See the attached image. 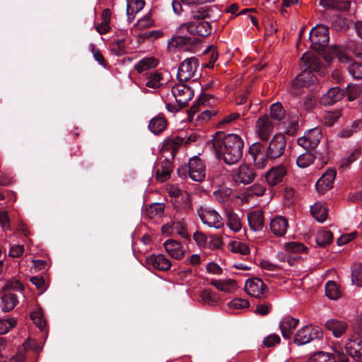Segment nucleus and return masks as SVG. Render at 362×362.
<instances>
[{
    "label": "nucleus",
    "instance_id": "41",
    "mask_svg": "<svg viewBox=\"0 0 362 362\" xmlns=\"http://www.w3.org/2000/svg\"><path fill=\"white\" fill-rule=\"evenodd\" d=\"M33 344H34V341L32 340L25 341L22 345V348H21L18 350V353L16 355L11 357V358L9 359V362H24L25 359V351L30 349Z\"/></svg>",
    "mask_w": 362,
    "mask_h": 362
},
{
    "label": "nucleus",
    "instance_id": "27",
    "mask_svg": "<svg viewBox=\"0 0 362 362\" xmlns=\"http://www.w3.org/2000/svg\"><path fill=\"white\" fill-rule=\"evenodd\" d=\"M247 221L250 228L254 231L262 230L264 227V214L261 210L247 214Z\"/></svg>",
    "mask_w": 362,
    "mask_h": 362
},
{
    "label": "nucleus",
    "instance_id": "44",
    "mask_svg": "<svg viewBox=\"0 0 362 362\" xmlns=\"http://www.w3.org/2000/svg\"><path fill=\"white\" fill-rule=\"evenodd\" d=\"M326 296L332 300H336L340 296V291L337 284L333 281H329L326 283L325 286Z\"/></svg>",
    "mask_w": 362,
    "mask_h": 362
},
{
    "label": "nucleus",
    "instance_id": "47",
    "mask_svg": "<svg viewBox=\"0 0 362 362\" xmlns=\"http://www.w3.org/2000/svg\"><path fill=\"white\" fill-rule=\"evenodd\" d=\"M17 320L13 317L0 319V334H4L8 332L11 329L16 327Z\"/></svg>",
    "mask_w": 362,
    "mask_h": 362
},
{
    "label": "nucleus",
    "instance_id": "34",
    "mask_svg": "<svg viewBox=\"0 0 362 362\" xmlns=\"http://www.w3.org/2000/svg\"><path fill=\"white\" fill-rule=\"evenodd\" d=\"M333 234L329 230H320L315 236V242L320 247H326L331 244L333 240Z\"/></svg>",
    "mask_w": 362,
    "mask_h": 362
},
{
    "label": "nucleus",
    "instance_id": "22",
    "mask_svg": "<svg viewBox=\"0 0 362 362\" xmlns=\"http://www.w3.org/2000/svg\"><path fill=\"white\" fill-rule=\"evenodd\" d=\"M146 264L160 271H167L171 267L170 261L163 255H150L146 259Z\"/></svg>",
    "mask_w": 362,
    "mask_h": 362
},
{
    "label": "nucleus",
    "instance_id": "32",
    "mask_svg": "<svg viewBox=\"0 0 362 362\" xmlns=\"http://www.w3.org/2000/svg\"><path fill=\"white\" fill-rule=\"evenodd\" d=\"M310 212L318 222L323 223L327 217L328 209L322 204L315 203L311 206Z\"/></svg>",
    "mask_w": 362,
    "mask_h": 362
},
{
    "label": "nucleus",
    "instance_id": "40",
    "mask_svg": "<svg viewBox=\"0 0 362 362\" xmlns=\"http://www.w3.org/2000/svg\"><path fill=\"white\" fill-rule=\"evenodd\" d=\"M184 132H182L177 136H173L166 140L165 146L168 148L172 149V154L175 152L177 148L182 144H185L186 135L183 136Z\"/></svg>",
    "mask_w": 362,
    "mask_h": 362
},
{
    "label": "nucleus",
    "instance_id": "63",
    "mask_svg": "<svg viewBox=\"0 0 362 362\" xmlns=\"http://www.w3.org/2000/svg\"><path fill=\"white\" fill-rule=\"evenodd\" d=\"M153 25V21L149 13L144 16L143 18L139 19L137 22V27L139 29H144L151 27Z\"/></svg>",
    "mask_w": 362,
    "mask_h": 362
},
{
    "label": "nucleus",
    "instance_id": "23",
    "mask_svg": "<svg viewBox=\"0 0 362 362\" xmlns=\"http://www.w3.org/2000/svg\"><path fill=\"white\" fill-rule=\"evenodd\" d=\"M211 8L206 4H197L190 7L189 21H204L210 18Z\"/></svg>",
    "mask_w": 362,
    "mask_h": 362
},
{
    "label": "nucleus",
    "instance_id": "50",
    "mask_svg": "<svg viewBox=\"0 0 362 362\" xmlns=\"http://www.w3.org/2000/svg\"><path fill=\"white\" fill-rule=\"evenodd\" d=\"M173 232L177 233L183 238L189 240V235L186 233L187 225L182 219V221H176L173 223Z\"/></svg>",
    "mask_w": 362,
    "mask_h": 362
},
{
    "label": "nucleus",
    "instance_id": "48",
    "mask_svg": "<svg viewBox=\"0 0 362 362\" xmlns=\"http://www.w3.org/2000/svg\"><path fill=\"white\" fill-rule=\"evenodd\" d=\"M227 217L230 228L234 232H238L241 229V223L238 215L232 211H228Z\"/></svg>",
    "mask_w": 362,
    "mask_h": 362
},
{
    "label": "nucleus",
    "instance_id": "24",
    "mask_svg": "<svg viewBox=\"0 0 362 362\" xmlns=\"http://www.w3.org/2000/svg\"><path fill=\"white\" fill-rule=\"evenodd\" d=\"M173 169V163L170 160L165 158L158 165L156 170V180L163 182L170 176Z\"/></svg>",
    "mask_w": 362,
    "mask_h": 362
},
{
    "label": "nucleus",
    "instance_id": "49",
    "mask_svg": "<svg viewBox=\"0 0 362 362\" xmlns=\"http://www.w3.org/2000/svg\"><path fill=\"white\" fill-rule=\"evenodd\" d=\"M317 104V98L313 93H310V94L307 95L304 98L303 103H302V107L307 112H310L316 107Z\"/></svg>",
    "mask_w": 362,
    "mask_h": 362
},
{
    "label": "nucleus",
    "instance_id": "16",
    "mask_svg": "<svg viewBox=\"0 0 362 362\" xmlns=\"http://www.w3.org/2000/svg\"><path fill=\"white\" fill-rule=\"evenodd\" d=\"M346 95V91L339 87H333L325 93L320 99L322 105H332L341 100Z\"/></svg>",
    "mask_w": 362,
    "mask_h": 362
},
{
    "label": "nucleus",
    "instance_id": "3",
    "mask_svg": "<svg viewBox=\"0 0 362 362\" xmlns=\"http://www.w3.org/2000/svg\"><path fill=\"white\" fill-rule=\"evenodd\" d=\"M308 62V70H304L300 74H298L296 78L293 81L292 85L290 89V92L292 95H298L300 94V89L302 88H306L309 90H313L317 84V76L313 73V70L315 71V69L313 68L311 64Z\"/></svg>",
    "mask_w": 362,
    "mask_h": 362
},
{
    "label": "nucleus",
    "instance_id": "36",
    "mask_svg": "<svg viewBox=\"0 0 362 362\" xmlns=\"http://www.w3.org/2000/svg\"><path fill=\"white\" fill-rule=\"evenodd\" d=\"M211 284L214 286L218 290L230 293L235 287V281L232 279H228L226 281H220L213 279Z\"/></svg>",
    "mask_w": 362,
    "mask_h": 362
},
{
    "label": "nucleus",
    "instance_id": "6",
    "mask_svg": "<svg viewBox=\"0 0 362 362\" xmlns=\"http://www.w3.org/2000/svg\"><path fill=\"white\" fill-rule=\"evenodd\" d=\"M178 30L181 33L185 30H187L191 35L205 37L211 34V25L206 20L199 21H189L188 22L182 24Z\"/></svg>",
    "mask_w": 362,
    "mask_h": 362
},
{
    "label": "nucleus",
    "instance_id": "37",
    "mask_svg": "<svg viewBox=\"0 0 362 362\" xmlns=\"http://www.w3.org/2000/svg\"><path fill=\"white\" fill-rule=\"evenodd\" d=\"M332 350L334 353H328V354H331L334 358V362L336 361L339 362H348L349 358L343 351L342 346L339 344H333L332 346Z\"/></svg>",
    "mask_w": 362,
    "mask_h": 362
},
{
    "label": "nucleus",
    "instance_id": "20",
    "mask_svg": "<svg viewBox=\"0 0 362 362\" xmlns=\"http://www.w3.org/2000/svg\"><path fill=\"white\" fill-rule=\"evenodd\" d=\"M299 320L290 315L285 316L280 322L281 334L285 339L291 338L293 331L298 326Z\"/></svg>",
    "mask_w": 362,
    "mask_h": 362
},
{
    "label": "nucleus",
    "instance_id": "8",
    "mask_svg": "<svg viewBox=\"0 0 362 362\" xmlns=\"http://www.w3.org/2000/svg\"><path fill=\"white\" fill-rule=\"evenodd\" d=\"M321 138V130L316 127L305 132L304 136L298 139L297 144L306 151H311L318 146Z\"/></svg>",
    "mask_w": 362,
    "mask_h": 362
},
{
    "label": "nucleus",
    "instance_id": "5",
    "mask_svg": "<svg viewBox=\"0 0 362 362\" xmlns=\"http://www.w3.org/2000/svg\"><path fill=\"white\" fill-rule=\"evenodd\" d=\"M309 39L313 49L318 52L324 50L329 43V28L323 25H316L311 29Z\"/></svg>",
    "mask_w": 362,
    "mask_h": 362
},
{
    "label": "nucleus",
    "instance_id": "62",
    "mask_svg": "<svg viewBox=\"0 0 362 362\" xmlns=\"http://www.w3.org/2000/svg\"><path fill=\"white\" fill-rule=\"evenodd\" d=\"M228 305L235 309H242L247 308L250 305V303L246 299L235 298L228 303Z\"/></svg>",
    "mask_w": 362,
    "mask_h": 362
},
{
    "label": "nucleus",
    "instance_id": "35",
    "mask_svg": "<svg viewBox=\"0 0 362 362\" xmlns=\"http://www.w3.org/2000/svg\"><path fill=\"white\" fill-rule=\"evenodd\" d=\"M158 61L153 57L144 58L135 64L134 69L138 73H141L151 68L157 66Z\"/></svg>",
    "mask_w": 362,
    "mask_h": 362
},
{
    "label": "nucleus",
    "instance_id": "10",
    "mask_svg": "<svg viewBox=\"0 0 362 362\" xmlns=\"http://www.w3.org/2000/svg\"><path fill=\"white\" fill-rule=\"evenodd\" d=\"M172 93L175 98L180 109L187 107L189 101L194 97V90L183 83L173 86Z\"/></svg>",
    "mask_w": 362,
    "mask_h": 362
},
{
    "label": "nucleus",
    "instance_id": "26",
    "mask_svg": "<svg viewBox=\"0 0 362 362\" xmlns=\"http://www.w3.org/2000/svg\"><path fill=\"white\" fill-rule=\"evenodd\" d=\"M164 247L166 252L173 257L176 259H180L183 257L185 250L182 248L180 242L168 239L164 243Z\"/></svg>",
    "mask_w": 362,
    "mask_h": 362
},
{
    "label": "nucleus",
    "instance_id": "29",
    "mask_svg": "<svg viewBox=\"0 0 362 362\" xmlns=\"http://www.w3.org/2000/svg\"><path fill=\"white\" fill-rule=\"evenodd\" d=\"M288 227V221L285 217L277 216L273 218L270 223V229L277 236H283Z\"/></svg>",
    "mask_w": 362,
    "mask_h": 362
},
{
    "label": "nucleus",
    "instance_id": "51",
    "mask_svg": "<svg viewBox=\"0 0 362 362\" xmlns=\"http://www.w3.org/2000/svg\"><path fill=\"white\" fill-rule=\"evenodd\" d=\"M285 249L288 253H301L306 250L307 247L298 242H290L285 244Z\"/></svg>",
    "mask_w": 362,
    "mask_h": 362
},
{
    "label": "nucleus",
    "instance_id": "14",
    "mask_svg": "<svg viewBox=\"0 0 362 362\" xmlns=\"http://www.w3.org/2000/svg\"><path fill=\"white\" fill-rule=\"evenodd\" d=\"M188 174L190 178L196 182H201L204 178V166L199 158L193 157L189 159L188 163Z\"/></svg>",
    "mask_w": 362,
    "mask_h": 362
},
{
    "label": "nucleus",
    "instance_id": "38",
    "mask_svg": "<svg viewBox=\"0 0 362 362\" xmlns=\"http://www.w3.org/2000/svg\"><path fill=\"white\" fill-rule=\"evenodd\" d=\"M271 118L277 121H281L286 116V112L280 103H276L270 106Z\"/></svg>",
    "mask_w": 362,
    "mask_h": 362
},
{
    "label": "nucleus",
    "instance_id": "52",
    "mask_svg": "<svg viewBox=\"0 0 362 362\" xmlns=\"http://www.w3.org/2000/svg\"><path fill=\"white\" fill-rule=\"evenodd\" d=\"M361 153L360 148H356L347 158L341 160L340 167L342 168L349 167L352 163L359 158Z\"/></svg>",
    "mask_w": 362,
    "mask_h": 362
},
{
    "label": "nucleus",
    "instance_id": "57",
    "mask_svg": "<svg viewBox=\"0 0 362 362\" xmlns=\"http://www.w3.org/2000/svg\"><path fill=\"white\" fill-rule=\"evenodd\" d=\"M231 251L246 255L250 253V247L246 244L240 242H232Z\"/></svg>",
    "mask_w": 362,
    "mask_h": 362
},
{
    "label": "nucleus",
    "instance_id": "64",
    "mask_svg": "<svg viewBox=\"0 0 362 362\" xmlns=\"http://www.w3.org/2000/svg\"><path fill=\"white\" fill-rule=\"evenodd\" d=\"M30 281L36 286L37 289L40 290L41 292L46 290L45 281L42 276H33L30 279Z\"/></svg>",
    "mask_w": 362,
    "mask_h": 362
},
{
    "label": "nucleus",
    "instance_id": "9",
    "mask_svg": "<svg viewBox=\"0 0 362 362\" xmlns=\"http://www.w3.org/2000/svg\"><path fill=\"white\" fill-rule=\"evenodd\" d=\"M332 52L341 63H351L350 65L348 66L347 70L354 78H362V64L351 62V58L344 53L339 47H333Z\"/></svg>",
    "mask_w": 362,
    "mask_h": 362
},
{
    "label": "nucleus",
    "instance_id": "4",
    "mask_svg": "<svg viewBox=\"0 0 362 362\" xmlns=\"http://www.w3.org/2000/svg\"><path fill=\"white\" fill-rule=\"evenodd\" d=\"M322 337L323 331L320 327L308 325L301 327L295 333L293 343L297 346H303L315 339H321Z\"/></svg>",
    "mask_w": 362,
    "mask_h": 362
},
{
    "label": "nucleus",
    "instance_id": "58",
    "mask_svg": "<svg viewBox=\"0 0 362 362\" xmlns=\"http://www.w3.org/2000/svg\"><path fill=\"white\" fill-rule=\"evenodd\" d=\"M30 318L40 329H43L46 326V322L41 312L36 311L30 314Z\"/></svg>",
    "mask_w": 362,
    "mask_h": 362
},
{
    "label": "nucleus",
    "instance_id": "2",
    "mask_svg": "<svg viewBox=\"0 0 362 362\" xmlns=\"http://www.w3.org/2000/svg\"><path fill=\"white\" fill-rule=\"evenodd\" d=\"M286 139L283 134H276L268 143L267 148L260 142L254 143L249 148V154L257 168L265 166L267 160H274L281 157L286 150Z\"/></svg>",
    "mask_w": 362,
    "mask_h": 362
},
{
    "label": "nucleus",
    "instance_id": "55",
    "mask_svg": "<svg viewBox=\"0 0 362 362\" xmlns=\"http://www.w3.org/2000/svg\"><path fill=\"white\" fill-rule=\"evenodd\" d=\"M209 95L206 93H202L200 96L197 98L194 104L190 107L188 114L189 117H191L193 115H194L197 111L198 108L201 105L204 104L209 100Z\"/></svg>",
    "mask_w": 362,
    "mask_h": 362
},
{
    "label": "nucleus",
    "instance_id": "13",
    "mask_svg": "<svg viewBox=\"0 0 362 362\" xmlns=\"http://www.w3.org/2000/svg\"><path fill=\"white\" fill-rule=\"evenodd\" d=\"M346 356L349 355L355 361H362V337H354L349 339L344 346Z\"/></svg>",
    "mask_w": 362,
    "mask_h": 362
},
{
    "label": "nucleus",
    "instance_id": "61",
    "mask_svg": "<svg viewBox=\"0 0 362 362\" xmlns=\"http://www.w3.org/2000/svg\"><path fill=\"white\" fill-rule=\"evenodd\" d=\"M281 341V338L278 334H272L265 337L263 340V344L266 347H273L279 344Z\"/></svg>",
    "mask_w": 362,
    "mask_h": 362
},
{
    "label": "nucleus",
    "instance_id": "11",
    "mask_svg": "<svg viewBox=\"0 0 362 362\" xmlns=\"http://www.w3.org/2000/svg\"><path fill=\"white\" fill-rule=\"evenodd\" d=\"M197 214L202 223L209 227L221 228L223 226L221 216L215 210L200 207Z\"/></svg>",
    "mask_w": 362,
    "mask_h": 362
},
{
    "label": "nucleus",
    "instance_id": "54",
    "mask_svg": "<svg viewBox=\"0 0 362 362\" xmlns=\"http://www.w3.org/2000/svg\"><path fill=\"white\" fill-rule=\"evenodd\" d=\"M346 94H347L349 100L351 101L355 100L362 93V87L360 86L348 85L345 90Z\"/></svg>",
    "mask_w": 362,
    "mask_h": 362
},
{
    "label": "nucleus",
    "instance_id": "15",
    "mask_svg": "<svg viewBox=\"0 0 362 362\" xmlns=\"http://www.w3.org/2000/svg\"><path fill=\"white\" fill-rule=\"evenodd\" d=\"M245 290L250 296L261 299L264 296L267 286L260 279H247L245 284Z\"/></svg>",
    "mask_w": 362,
    "mask_h": 362
},
{
    "label": "nucleus",
    "instance_id": "43",
    "mask_svg": "<svg viewBox=\"0 0 362 362\" xmlns=\"http://www.w3.org/2000/svg\"><path fill=\"white\" fill-rule=\"evenodd\" d=\"M200 298L204 304H207L211 306L215 305L218 301V297L217 295L207 289H205L201 292Z\"/></svg>",
    "mask_w": 362,
    "mask_h": 362
},
{
    "label": "nucleus",
    "instance_id": "42",
    "mask_svg": "<svg viewBox=\"0 0 362 362\" xmlns=\"http://www.w3.org/2000/svg\"><path fill=\"white\" fill-rule=\"evenodd\" d=\"M351 281L354 284L362 287V264H355L351 267Z\"/></svg>",
    "mask_w": 362,
    "mask_h": 362
},
{
    "label": "nucleus",
    "instance_id": "30",
    "mask_svg": "<svg viewBox=\"0 0 362 362\" xmlns=\"http://www.w3.org/2000/svg\"><path fill=\"white\" fill-rule=\"evenodd\" d=\"M144 6V0H127V15L129 21L134 20V14L141 11Z\"/></svg>",
    "mask_w": 362,
    "mask_h": 362
},
{
    "label": "nucleus",
    "instance_id": "18",
    "mask_svg": "<svg viewBox=\"0 0 362 362\" xmlns=\"http://www.w3.org/2000/svg\"><path fill=\"white\" fill-rule=\"evenodd\" d=\"M336 175L337 173L334 170H329L324 173L315 184L317 191L320 194H324L326 191L330 189L332 187Z\"/></svg>",
    "mask_w": 362,
    "mask_h": 362
},
{
    "label": "nucleus",
    "instance_id": "53",
    "mask_svg": "<svg viewBox=\"0 0 362 362\" xmlns=\"http://www.w3.org/2000/svg\"><path fill=\"white\" fill-rule=\"evenodd\" d=\"M309 362H334V358L328 353L320 351L311 356Z\"/></svg>",
    "mask_w": 362,
    "mask_h": 362
},
{
    "label": "nucleus",
    "instance_id": "12",
    "mask_svg": "<svg viewBox=\"0 0 362 362\" xmlns=\"http://www.w3.org/2000/svg\"><path fill=\"white\" fill-rule=\"evenodd\" d=\"M199 39L185 35L173 36L168 43V47L178 48L179 49L189 51L192 47L199 42Z\"/></svg>",
    "mask_w": 362,
    "mask_h": 362
},
{
    "label": "nucleus",
    "instance_id": "56",
    "mask_svg": "<svg viewBox=\"0 0 362 362\" xmlns=\"http://www.w3.org/2000/svg\"><path fill=\"white\" fill-rule=\"evenodd\" d=\"M265 190L266 189L263 185L260 184H255L247 188L245 194L248 197L255 195L261 196L264 193Z\"/></svg>",
    "mask_w": 362,
    "mask_h": 362
},
{
    "label": "nucleus",
    "instance_id": "31",
    "mask_svg": "<svg viewBox=\"0 0 362 362\" xmlns=\"http://www.w3.org/2000/svg\"><path fill=\"white\" fill-rule=\"evenodd\" d=\"M167 127V121L163 117L157 116L153 118L149 124L148 129L154 134H159Z\"/></svg>",
    "mask_w": 362,
    "mask_h": 362
},
{
    "label": "nucleus",
    "instance_id": "60",
    "mask_svg": "<svg viewBox=\"0 0 362 362\" xmlns=\"http://www.w3.org/2000/svg\"><path fill=\"white\" fill-rule=\"evenodd\" d=\"M23 245H11L9 248L8 256L13 258L20 257L24 252Z\"/></svg>",
    "mask_w": 362,
    "mask_h": 362
},
{
    "label": "nucleus",
    "instance_id": "46",
    "mask_svg": "<svg viewBox=\"0 0 362 362\" xmlns=\"http://www.w3.org/2000/svg\"><path fill=\"white\" fill-rule=\"evenodd\" d=\"M162 79L163 78L160 73L156 71L150 72L146 86L151 88H158L162 85Z\"/></svg>",
    "mask_w": 362,
    "mask_h": 362
},
{
    "label": "nucleus",
    "instance_id": "25",
    "mask_svg": "<svg viewBox=\"0 0 362 362\" xmlns=\"http://www.w3.org/2000/svg\"><path fill=\"white\" fill-rule=\"evenodd\" d=\"M320 5L327 9L336 11H345L349 9L351 1L349 0H320Z\"/></svg>",
    "mask_w": 362,
    "mask_h": 362
},
{
    "label": "nucleus",
    "instance_id": "59",
    "mask_svg": "<svg viewBox=\"0 0 362 362\" xmlns=\"http://www.w3.org/2000/svg\"><path fill=\"white\" fill-rule=\"evenodd\" d=\"M14 182V177L11 173L0 170V185L8 186Z\"/></svg>",
    "mask_w": 362,
    "mask_h": 362
},
{
    "label": "nucleus",
    "instance_id": "39",
    "mask_svg": "<svg viewBox=\"0 0 362 362\" xmlns=\"http://www.w3.org/2000/svg\"><path fill=\"white\" fill-rule=\"evenodd\" d=\"M318 155L320 156V153L317 151L315 152V155L310 153H303L297 158L296 164L300 168H306L313 163L314 159L317 158Z\"/></svg>",
    "mask_w": 362,
    "mask_h": 362
},
{
    "label": "nucleus",
    "instance_id": "1",
    "mask_svg": "<svg viewBox=\"0 0 362 362\" xmlns=\"http://www.w3.org/2000/svg\"><path fill=\"white\" fill-rule=\"evenodd\" d=\"M207 145L213 148L217 157L228 165L236 163L243 156L244 141L238 134L217 132L207 141Z\"/></svg>",
    "mask_w": 362,
    "mask_h": 362
},
{
    "label": "nucleus",
    "instance_id": "33",
    "mask_svg": "<svg viewBox=\"0 0 362 362\" xmlns=\"http://www.w3.org/2000/svg\"><path fill=\"white\" fill-rule=\"evenodd\" d=\"M18 302V297L15 293L8 292L1 297L2 309L5 312L13 310Z\"/></svg>",
    "mask_w": 362,
    "mask_h": 362
},
{
    "label": "nucleus",
    "instance_id": "19",
    "mask_svg": "<svg viewBox=\"0 0 362 362\" xmlns=\"http://www.w3.org/2000/svg\"><path fill=\"white\" fill-rule=\"evenodd\" d=\"M286 172V168L282 165L274 167L266 173V180L271 186L276 185L283 181Z\"/></svg>",
    "mask_w": 362,
    "mask_h": 362
},
{
    "label": "nucleus",
    "instance_id": "28",
    "mask_svg": "<svg viewBox=\"0 0 362 362\" xmlns=\"http://www.w3.org/2000/svg\"><path fill=\"white\" fill-rule=\"evenodd\" d=\"M325 327L335 337H339L346 332L347 324L344 321L331 319L326 322Z\"/></svg>",
    "mask_w": 362,
    "mask_h": 362
},
{
    "label": "nucleus",
    "instance_id": "17",
    "mask_svg": "<svg viewBox=\"0 0 362 362\" xmlns=\"http://www.w3.org/2000/svg\"><path fill=\"white\" fill-rule=\"evenodd\" d=\"M256 176L253 168L247 165H242L234 173L233 179L235 182H240L243 185L251 183Z\"/></svg>",
    "mask_w": 362,
    "mask_h": 362
},
{
    "label": "nucleus",
    "instance_id": "45",
    "mask_svg": "<svg viewBox=\"0 0 362 362\" xmlns=\"http://www.w3.org/2000/svg\"><path fill=\"white\" fill-rule=\"evenodd\" d=\"M165 206L162 203H153L146 209V212L147 216L153 218L155 216H161L164 212Z\"/></svg>",
    "mask_w": 362,
    "mask_h": 362
},
{
    "label": "nucleus",
    "instance_id": "21",
    "mask_svg": "<svg viewBox=\"0 0 362 362\" xmlns=\"http://www.w3.org/2000/svg\"><path fill=\"white\" fill-rule=\"evenodd\" d=\"M258 134L262 141H267L272 133L274 124L269 117L264 116L257 122Z\"/></svg>",
    "mask_w": 362,
    "mask_h": 362
},
{
    "label": "nucleus",
    "instance_id": "7",
    "mask_svg": "<svg viewBox=\"0 0 362 362\" xmlns=\"http://www.w3.org/2000/svg\"><path fill=\"white\" fill-rule=\"evenodd\" d=\"M199 66V60L192 57L185 59L180 65L177 78L181 83L189 81L192 78Z\"/></svg>",
    "mask_w": 362,
    "mask_h": 362
}]
</instances>
